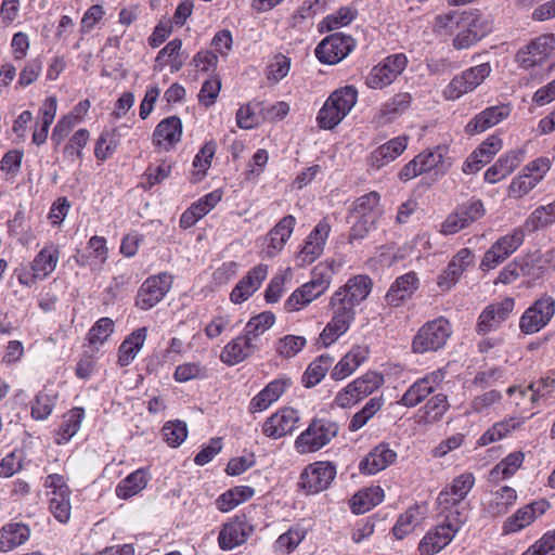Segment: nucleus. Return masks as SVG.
I'll list each match as a JSON object with an SVG mask.
<instances>
[{
  "instance_id": "1",
  "label": "nucleus",
  "mask_w": 555,
  "mask_h": 555,
  "mask_svg": "<svg viewBox=\"0 0 555 555\" xmlns=\"http://www.w3.org/2000/svg\"><path fill=\"white\" fill-rule=\"evenodd\" d=\"M373 288L366 274H357L338 287L330 299L332 318L320 334L319 343L328 347L348 332L356 320V308L365 301Z\"/></svg>"
},
{
  "instance_id": "2",
  "label": "nucleus",
  "mask_w": 555,
  "mask_h": 555,
  "mask_svg": "<svg viewBox=\"0 0 555 555\" xmlns=\"http://www.w3.org/2000/svg\"><path fill=\"white\" fill-rule=\"evenodd\" d=\"M434 29L442 36H453L452 47L466 50L475 46L493 30V20L477 10L459 11L437 15Z\"/></svg>"
},
{
  "instance_id": "3",
  "label": "nucleus",
  "mask_w": 555,
  "mask_h": 555,
  "mask_svg": "<svg viewBox=\"0 0 555 555\" xmlns=\"http://www.w3.org/2000/svg\"><path fill=\"white\" fill-rule=\"evenodd\" d=\"M357 99L358 91L352 86L332 92L318 113L319 127L325 130L335 128L356 105Z\"/></svg>"
},
{
  "instance_id": "4",
  "label": "nucleus",
  "mask_w": 555,
  "mask_h": 555,
  "mask_svg": "<svg viewBox=\"0 0 555 555\" xmlns=\"http://www.w3.org/2000/svg\"><path fill=\"white\" fill-rule=\"evenodd\" d=\"M339 426L327 418H314L296 438L294 448L299 454L314 453L327 446L338 434Z\"/></svg>"
},
{
  "instance_id": "5",
  "label": "nucleus",
  "mask_w": 555,
  "mask_h": 555,
  "mask_svg": "<svg viewBox=\"0 0 555 555\" xmlns=\"http://www.w3.org/2000/svg\"><path fill=\"white\" fill-rule=\"evenodd\" d=\"M511 392L528 398V402L524 404L516 401V408L519 413H529V416H532L535 408L541 404H548L555 400V373L553 376H547L531 383L526 388L513 386Z\"/></svg>"
},
{
  "instance_id": "6",
  "label": "nucleus",
  "mask_w": 555,
  "mask_h": 555,
  "mask_svg": "<svg viewBox=\"0 0 555 555\" xmlns=\"http://www.w3.org/2000/svg\"><path fill=\"white\" fill-rule=\"evenodd\" d=\"M551 167L552 159L547 156L529 162L521 172L513 178L508 186V195L515 198L525 196L544 179Z\"/></svg>"
},
{
  "instance_id": "7",
  "label": "nucleus",
  "mask_w": 555,
  "mask_h": 555,
  "mask_svg": "<svg viewBox=\"0 0 555 555\" xmlns=\"http://www.w3.org/2000/svg\"><path fill=\"white\" fill-rule=\"evenodd\" d=\"M490 63L469 67L454 76L443 90V96L454 101L478 88L491 74Z\"/></svg>"
},
{
  "instance_id": "8",
  "label": "nucleus",
  "mask_w": 555,
  "mask_h": 555,
  "mask_svg": "<svg viewBox=\"0 0 555 555\" xmlns=\"http://www.w3.org/2000/svg\"><path fill=\"white\" fill-rule=\"evenodd\" d=\"M384 384V377L376 372H366L340 389L335 403L343 409L351 408Z\"/></svg>"
},
{
  "instance_id": "9",
  "label": "nucleus",
  "mask_w": 555,
  "mask_h": 555,
  "mask_svg": "<svg viewBox=\"0 0 555 555\" xmlns=\"http://www.w3.org/2000/svg\"><path fill=\"white\" fill-rule=\"evenodd\" d=\"M555 314V299L550 295H542L530 305L519 319L520 332L532 335L544 328Z\"/></svg>"
},
{
  "instance_id": "10",
  "label": "nucleus",
  "mask_w": 555,
  "mask_h": 555,
  "mask_svg": "<svg viewBox=\"0 0 555 555\" xmlns=\"http://www.w3.org/2000/svg\"><path fill=\"white\" fill-rule=\"evenodd\" d=\"M172 284L173 275L168 272L147 278L137 293L135 306L141 310L152 309L165 298Z\"/></svg>"
},
{
  "instance_id": "11",
  "label": "nucleus",
  "mask_w": 555,
  "mask_h": 555,
  "mask_svg": "<svg viewBox=\"0 0 555 555\" xmlns=\"http://www.w3.org/2000/svg\"><path fill=\"white\" fill-rule=\"evenodd\" d=\"M464 525L461 521L443 520L433 527L418 543L422 555H434L448 546Z\"/></svg>"
},
{
  "instance_id": "12",
  "label": "nucleus",
  "mask_w": 555,
  "mask_h": 555,
  "mask_svg": "<svg viewBox=\"0 0 555 555\" xmlns=\"http://www.w3.org/2000/svg\"><path fill=\"white\" fill-rule=\"evenodd\" d=\"M452 335V326L448 319L436 318L418 328V352L438 351L443 348Z\"/></svg>"
},
{
  "instance_id": "13",
  "label": "nucleus",
  "mask_w": 555,
  "mask_h": 555,
  "mask_svg": "<svg viewBox=\"0 0 555 555\" xmlns=\"http://www.w3.org/2000/svg\"><path fill=\"white\" fill-rule=\"evenodd\" d=\"M524 238L525 232L520 228H516L511 234L500 237L486 251L481 260V268L489 270L502 263L518 249Z\"/></svg>"
},
{
  "instance_id": "14",
  "label": "nucleus",
  "mask_w": 555,
  "mask_h": 555,
  "mask_svg": "<svg viewBox=\"0 0 555 555\" xmlns=\"http://www.w3.org/2000/svg\"><path fill=\"white\" fill-rule=\"evenodd\" d=\"M551 504L545 499H540L519 507L514 514L508 516L502 525V533L513 534L524 530L532 525L538 518L543 516Z\"/></svg>"
},
{
  "instance_id": "15",
  "label": "nucleus",
  "mask_w": 555,
  "mask_h": 555,
  "mask_svg": "<svg viewBox=\"0 0 555 555\" xmlns=\"http://www.w3.org/2000/svg\"><path fill=\"white\" fill-rule=\"evenodd\" d=\"M447 153V146L438 145L418 154V176H423L418 183L429 186L444 175L450 165L444 159Z\"/></svg>"
},
{
  "instance_id": "16",
  "label": "nucleus",
  "mask_w": 555,
  "mask_h": 555,
  "mask_svg": "<svg viewBox=\"0 0 555 555\" xmlns=\"http://www.w3.org/2000/svg\"><path fill=\"white\" fill-rule=\"evenodd\" d=\"M354 48L351 36L335 33L324 38L315 48V55L321 63L337 64Z\"/></svg>"
},
{
  "instance_id": "17",
  "label": "nucleus",
  "mask_w": 555,
  "mask_h": 555,
  "mask_svg": "<svg viewBox=\"0 0 555 555\" xmlns=\"http://www.w3.org/2000/svg\"><path fill=\"white\" fill-rule=\"evenodd\" d=\"M336 477V467L330 462H314L309 464L300 474V487L307 493H319L328 488Z\"/></svg>"
},
{
  "instance_id": "18",
  "label": "nucleus",
  "mask_w": 555,
  "mask_h": 555,
  "mask_svg": "<svg viewBox=\"0 0 555 555\" xmlns=\"http://www.w3.org/2000/svg\"><path fill=\"white\" fill-rule=\"evenodd\" d=\"M254 530V526L246 516H235L222 526L218 535V545L222 551H232L246 543Z\"/></svg>"
},
{
  "instance_id": "19",
  "label": "nucleus",
  "mask_w": 555,
  "mask_h": 555,
  "mask_svg": "<svg viewBox=\"0 0 555 555\" xmlns=\"http://www.w3.org/2000/svg\"><path fill=\"white\" fill-rule=\"evenodd\" d=\"M330 232L331 225L326 219L314 227L296 255L295 261L298 267L311 264L323 254Z\"/></svg>"
},
{
  "instance_id": "20",
  "label": "nucleus",
  "mask_w": 555,
  "mask_h": 555,
  "mask_svg": "<svg viewBox=\"0 0 555 555\" xmlns=\"http://www.w3.org/2000/svg\"><path fill=\"white\" fill-rule=\"evenodd\" d=\"M554 50L555 35H541L520 49L516 54V60L520 67L528 69L542 64Z\"/></svg>"
},
{
  "instance_id": "21",
  "label": "nucleus",
  "mask_w": 555,
  "mask_h": 555,
  "mask_svg": "<svg viewBox=\"0 0 555 555\" xmlns=\"http://www.w3.org/2000/svg\"><path fill=\"white\" fill-rule=\"evenodd\" d=\"M406 57L403 54H393L374 66L366 77L365 83L372 89H383L390 85L406 66Z\"/></svg>"
},
{
  "instance_id": "22",
  "label": "nucleus",
  "mask_w": 555,
  "mask_h": 555,
  "mask_svg": "<svg viewBox=\"0 0 555 555\" xmlns=\"http://www.w3.org/2000/svg\"><path fill=\"white\" fill-rule=\"evenodd\" d=\"M515 308V300L512 297H505L499 302L487 306L480 313L476 331L480 335H485L496 328L502 322L508 319Z\"/></svg>"
},
{
  "instance_id": "23",
  "label": "nucleus",
  "mask_w": 555,
  "mask_h": 555,
  "mask_svg": "<svg viewBox=\"0 0 555 555\" xmlns=\"http://www.w3.org/2000/svg\"><path fill=\"white\" fill-rule=\"evenodd\" d=\"M296 219L293 216H286L263 237L260 249L262 258L275 257L289 240Z\"/></svg>"
},
{
  "instance_id": "24",
  "label": "nucleus",
  "mask_w": 555,
  "mask_h": 555,
  "mask_svg": "<svg viewBox=\"0 0 555 555\" xmlns=\"http://www.w3.org/2000/svg\"><path fill=\"white\" fill-rule=\"evenodd\" d=\"M296 219L293 216H286L263 237L260 249L262 258L275 257L289 240Z\"/></svg>"
},
{
  "instance_id": "25",
  "label": "nucleus",
  "mask_w": 555,
  "mask_h": 555,
  "mask_svg": "<svg viewBox=\"0 0 555 555\" xmlns=\"http://www.w3.org/2000/svg\"><path fill=\"white\" fill-rule=\"evenodd\" d=\"M298 422V411L293 408H283L263 422L262 433L268 438L280 439L292 434Z\"/></svg>"
},
{
  "instance_id": "26",
  "label": "nucleus",
  "mask_w": 555,
  "mask_h": 555,
  "mask_svg": "<svg viewBox=\"0 0 555 555\" xmlns=\"http://www.w3.org/2000/svg\"><path fill=\"white\" fill-rule=\"evenodd\" d=\"M526 149L519 147L502 154L485 172V180L494 184L508 177L524 162Z\"/></svg>"
},
{
  "instance_id": "27",
  "label": "nucleus",
  "mask_w": 555,
  "mask_h": 555,
  "mask_svg": "<svg viewBox=\"0 0 555 555\" xmlns=\"http://www.w3.org/2000/svg\"><path fill=\"white\" fill-rule=\"evenodd\" d=\"M503 147V141L498 135L488 137L466 159L463 165V171L467 175L479 171Z\"/></svg>"
},
{
  "instance_id": "28",
  "label": "nucleus",
  "mask_w": 555,
  "mask_h": 555,
  "mask_svg": "<svg viewBox=\"0 0 555 555\" xmlns=\"http://www.w3.org/2000/svg\"><path fill=\"white\" fill-rule=\"evenodd\" d=\"M511 112L512 108L507 104L489 106L468 121L465 132L469 135L483 132L506 119Z\"/></svg>"
},
{
  "instance_id": "29",
  "label": "nucleus",
  "mask_w": 555,
  "mask_h": 555,
  "mask_svg": "<svg viewBox=\"0 0 555 555\" xmlns=\"http://www.w3.org/2000/svg\"><path fill=\"white\" fill-rule=\"evenodd\" d=\"M369 345H354L352 348L335 364L331 371V378L343 380L353 374L370 356Z\"/></svg>"
},
{
  "instance_id": "30",
  "label": "nucleus",
  "mask_w": 555,
  "mask_h": 555,
  "mask_svg": "<svg viewBox=\"0 0 555 555\" xmlns=\"http://www.w3.org/2000/svg\"><path fill=\"white\" fill-rule=\"evenodd\" d=\"M293 385L289 377L283 375L270 382L249 402L251 413L262 412L278 401L284 392Z\"/></svg>"
},
{
  "instance_id": "31",
  "label": "nucleus",
  "mask_w": 555,
  "mask_h": 555,
  "mask_svg": "<svg viewBox=\"0 0 555 555\" xmlns=\"http://www.w3.org/2000/svg\"><path fill=\"white\" fill-rule=\"evenodd\" d=\"M268 275V266L258 264L250 269L247 274L236 284L230 294L233 304L246 301L260 287Z\"/></svg>"
},
{
  "instance_id": "32",
  "label": "nucleus",
  "mask_w": 555,
  "mask_h": 555,
  "mask_svg": "<svg viewBox=\"0 0 555 555\" xmlns=\"http://www.w3.org/2000/svg\"><path fill=\"white\" fill-rule=\"evenodd\" d=\"M466 498L454 494L447 490H441L437 498V506L439 515L449 520L461 521L465 525L468 519V503L465 502Z\"/></svg>"
},
{
  "instance_id": "33",
  "label": "nucleus",
  "mask_w": 555,
  "mask_h": 555,
  "mask_svg": "<svg viewBox=\"0 0 555 555\" xmlns=\"http://www.w3.org/2000/svg\"><path fill=\"white\" fill-rule=\"evenodd\" d=\"M257 350V345L242 333L223 347L220 360L222 363L233 366L251 357Z\"/></svg>"
},
{
  "instance_id": "34",
  "label": "nucleus",
  "mask_w": 555,
  "mask_h": 555,
  "mask_svg": "<svg viewBox=\"0 0 555 555\" xmlns=\"http://www.w3.org/2000/svg\"><path fill=\"white\" fill-rule=\"evenodd\" d=\"M182 135V122L177 116H170L162 120L153 133V143L168 151L178 143Z\"/></svg>"
},
{
  "instance_id": "35",
  "label": "nucleus",
  "mask_w": 555,
  "mask_h": 555,
  "mask_svg": "<svg viewBox=\"0 0 555 555\" xmlns=\"http://www.w3.org/2000/svg\"><path fill=\"white\" fill-rule=\"evenodd\" d=\"M107 257L106 240L95 235L89 240L86 251L76 257V262L80 267H89L91 270H96L106 262Z\"/></svg>"
},
{
  "instance_id": "36",
  "label": "nucleus",
  "mask_w": 555,
  "mask_h": 555,
  "mask_svg": "<svg viewBox=\"0 0 555 555\" xmlns=\"http://www.w3.org/2000/svg\"><path fill=\"white\" fill-rule=\"evenodd\" d=\"M397 454L385 444L375 447L359 464L365 475H375L395 462Z\"/></svg>"
},
{
  "instance_id": "37",
  "label": "nucleus",
  "mask_w": 555,
  "mask_h": 555,
  "mask_svg": "<svg viewBox=\"0 0 555 555\" xmlns=\"http://www.w3.org/2000/svg\"><path fill=\"white\" fill-rule=\"evenodd\" d=\"M326 291L310 281L296 288L284 302L287 312L300 311L313 300L321 297Z\"/></svg>"
},
{
  "instance_id": "38",
  "label": "nucleus",
  "mask_w": 555,
  "mask_h": 555,
  "mask_svg": "<svg viewBox=\"0 0 555 555\" xmlns=\"http://www.w3.org/2000/svg\"><path fill=\"white\" fill-rule=\"evenodd\" d=\"M30 528L23 522H9L0 529V552L7 553L26 543Z\"/></svg>"
},
{
  "instance_id": "39",
  "label": "nucleus",
  "mask_w": 555,
  "mask_h": 555,
  "mask_svg": "<svg viewBox=\"0 0 555 555\" xmlns=\"http://www.w3.org/2000/svg\"><path fill=\"white\" fill-rule=\"evenodd\" d=\"M60 255L61 250L56 244H46L30 261L37 275L42 280L49 278L57 267Z\"/></svg>"
},
{
  "instance_id": "40",
  "label": "nucleus",
  "mask_w": 555,
  "mask_h": 555,
  "mask_svg": "<svg viewBox=\"0 0 555 555\" xmlns=\"http://www.w3.org/2000/svg\"><path fill=\"white\" fill-rule=\"evenodd\" d=\"M406 149V138L398 137L378 146L371 153L370 165L379 169L395 160Z\"/></svg>"
},
{
  "instance_id": "41",
  "label": "nucleus",
  "mask_w": 555,
  "mask_h": 555,
  "mask_svg": "<svg viewBox=\"0 0 555 555\" xmlns=\"http://www.w3.org/2000/svg\"><path fill=\"white\" fill-rule=\"evenodd\" d=\"M416 289V275L409 272L396 279L387 292L385 299L388 305L398 307L412 297Z\"/></svg>"
},
{
  "instance_id": "42",
  "label": "nucleus",
  "mask_w": 555,
  "mask_h": 555,
  "mask_svg": "<svg viewBox=\"0 0 555 555\" xmlns=\"http://www.w3.org/2000/svg\"><path fill=\"white\" fill-rule=\"evenodd\" d=\"M83 418L85 410L82 408H74L66 412L55 430L54 442L59 446L67 443L80 429Z\"/></svg>"
},
{
  "instance_id": "43",
  "label": "nucleus",
  "mask_w": 555,
  "mask_h": 555,
  "mask_svg": "<svg viewBox=\"0 0 555 555\" xmlns=\"http://www.w3.org/2000/svg\"><path fill=\"white\" fill-rule=\"evenodd\" d=\"M517 491L508 486H503L492 492L486 511L492 518L501 517L509 512L517 502Z\"/></svg>"
},
{
  "instance_id": "44",
  "label": "nucleus",
  "mask_w": 555,
  "mask_h": 555,
  "mask_svg": "<svg viewBox=\"0 0 555 555\" xmlns=\"http://www.w3.org/2000/svg\"><path fill=\"white\" fill-rule=\"evenodd\" d=\"M146 336L147 328L140 327L126 337L118 349V364L120 366H127L135 359L145 343Z\"/></svg>"
},
{
  "instance_id": "45",
  "label": "nucleus",
  "mask_w": 555,
  "mask_h": 555,
  "mask_svg": "<svg viewBox=\"0 0 555 555\" xmlns=\"http://www.w3.org/2000/svg\"><path fill=\"white\" fill-rule=\"evenodd\" d=\"M384 496V490L379 486H371L351 498L350 508L354 514H364L382 503Z\"/></svg>"
},
{
  "instance_id": "46",
  "label": "nucleus",
  "mask_w": 555,
  "mask_h": 555,
  "mask_svg": "<svg viewBox=\"0 0 555 555\" xmlns=\"http://www.w3.org/2000/svg\"><path fill=\"white\" fill-rule=\"evenodd\" d=\"M57 111V101L55 96H49L44 100L39 114L40 125L35 128L33 142L36 145H42L48 138L49 128L52 125Z\"/></svg>"
},
{
  "instance_id": "47",
  "label": "nucleus",
  "mask_w": 555,
  "mask_h": 555,
  "mask_svg": "<svg viewBox=\"0 0 555 555\" xmlns=\"http://www.w3.org/2000/svg\"><path fill=\"white\" fill-rule=\"evenodd\" d=\"M524 420L525 417H509L494 423L480 436L478 444L487 446L507 437L522 425Z\"/></svg>"
},
{
  "instance_id": "48",
  "label": "nucleus",
  "mask_w": 555,
  "mask_h": 555,
  "mask_svg": "<svg viewBox=\"0 0 555 555\" xmlns=\"http://www.w3.org/2000/svg\"><path fill=\"white\" fill-rule=\"evenodd\" d=\"M149 482V475L144 469H137L124 478L116 487L115 492L119 499H129L142 491Z\"/></svg>"
},
{
  "instance_id": "49",
  "label": "nucleus",
  "mask_w": 555,
  "mask_h": 555,
  "mask_svg": "<svg viewBox=\"0 0 555 555\" xmlns=\"http://www.w3.org/2000/svg\"><path fill=\"white\" fill-rule=\"evenodd\" d=\"M334 363L330 354H321L314 359L302 375V384L307 388L317 386L326 375Z\"/></svg>"
},
{
  "instance_id": "50",
  "label": "nucleus",
  "mask_w": 555,
  "mask_h": 555,
  "mask_svg": "<svg viewBox=\"0 0 555 555\" xmlns=\"http://www.w3.org/2000/svg\"><path fill=\"white\" fill-rule=\"evenodd\" d=\"M182 41L180 39H173L169 41L157 54L155 62L159 68L166 65H170L171 72L180 70L183 65L185 57L181 54Z\"/></svg>"
},
{
  "instance_id": "51",
  "label": "nucleus",
  "mask_w": 555,
  "mask_h": 555,
  "mask_svg": "<svg viewBox=\"0 0 555 555\" xmlns=\"http://www.w3.org/2000/svg\"><path fill=\"white\" fill-rule=\"evenodd\" d=\"M448 406L446 395L438 393L434 396L418 410V424H431L439 421Z\"/></svg>"
},
{
  "instance_id": "52",
  "label": "nucleus",
  "mask_w": 555,
  "mask_h": 555,
  "mask_svg": "<svg viewBox=\"0 0 555 555\" xmlns=\"http://www.w3.org/2000/svg\"><path fill=\"white\" fill-rule=\"evenodd\" d=\"M306 538V531L298 527H291L282 533L274 542L273 548L278 554H291Z\"/></svg>"
},
{
  "instance_id": "53",
  "label": "nucleus",
  "mask_w": 555,
  "mask_h": 555,
  "mask_svg": "<svg viewBox=\"0 0 555 555\" xmlns=\"http://www.w3.org/2000/svg\"><path fill=\"white\" fill-rule=\"evenodd\" d=\"M474 211L476 216H470L469 210L453 211L442 223L441 232L447 235L455 234L462 229L468 227L475 218H479L483 215V210Z\"/></svg>"
},
{
  "instance_id": "54",
  "label": "nucleus",
  "mask_w": 555,
  "mask_h": 555,
  "mask_svg": "<svg viewBox=\"0 0 555 555\" xmlns=\"http://www.w3.org/2000/svg\"><path fill=\"white\" fill-rule=\"evenodd\" d=\"M384 401L379 397L370 399L365 405L350 420L348 429L352 433L364 427L367 422L382 409Z\"/></svg>"
},
{
  "instance_id": "55",
  "label": "nucleus",
  "mask_w": 555,
  "mask_h": 555,
  "mask_svg": "<svg viewBox=\"0 0 555 555\" xmlns=\"http://www.w3.org/2000/svg\"><path fill=\"white\" fill-rule=\"evenodd\" d=\"M275 322L274 313L264 311L256 317H253L244 327L243 333L249 337L254 343L255 340L273 326Z\"/></svg>"
},
{
  "instance_id": "56",
  "label": "nucleus",
  "mask_w": 555,
  "mask_h": 555,
  "mask_svg": "<svg viewBox=\"0 0 555 555\" xmlns=\"http://www.w3.org/2000/svg\"><path fill=\"white\" fill-rule=\"evenodd\" d=\"M216 143L214 141L206 142L193 159V178L199 181L204 178L211 165V159L216 153Z\"/></svg>"
},
{
  "instance_id": "57",
  "label": "nucleus",
  "mask_w": 555,
  "mask_h": 555,
  "mask_svg": "<svg viewBox=\"0 0 555 555\" xmlns=\"http://www.w3.org/2000/svg\"><path fill=\"white\" fill-rule=\"evenodd\" d=\"M524 460L525 454L521 451H514L494 466L491 475L501 479H508L521 467Z\"/></svg>"
},
{
  "instance_id": "58",
  "label": "nucleus",
  "mask_w": 555,
  "mask_h": 555,
  "mask_svg": "<svg viewBox=\"0 0 555 555\" xmlns=\"http://www.w3.org/2000/svg\"><path fill=\"white\" fill-rule=\"evenodd\" d=\"M49 509L57 521L68 522L72 513L70 493L49 495Z\"/></svg>"
},
{
  "instance_id": "59",
  "label": "nucleus",
  "mask_w": 555,
  "mask_h": 555,
  "mask_svg": "<svg viewBox=\"0 0 555 555\" xmlns=\"http://www.w3.org/2000/svg\"><path fill=\"white\" fill-rule=\"evenodd\" d=\"M114 332V322L109 318L99 319L89 330L87 339L91 346H102Z\"/></svg>"
},
{
  "instance_id": "60",
  "label": "nucleus",
  "mask_w": 555,
  "mask_h": 555,
  "mask_svg": "<svg viewBox=\"0 0 555 555\" xmlns=\"http://www.w3.org/2000/svg\"><path fill=\"white\" fill-rule=\"evenodd\" d=\"M163 437L168 446L179 447L188 437V426L183 421L167 422L162 429Z\"/></svg>"
},
{
  "instance_id": "61",
  "label": "nucleus",
  "mask_w": 555,
  "mask_h": 555,
  "mask_svg": "<svg viewBox=\"0 0 555 555\" xmlns=\"http://www.w3.org/2000/svg\"><path fill=\"white\" fill-rule=\"evenodd\" d=\"M55 400L54 395L48 393L46 390L39 391L31 405V416L35 420H47L54 409Z\"/></svg>"
},
{
  "instance_id": "62",
  "label": "nucleus",
  "mask_w": 555,
  "mask_h": 555,
  "mask_svg": "<svg viewBox=\"0 0 555 555\" xmlns=\"http://www.w3.org/2000/svg\"><path fill=\"white\" fill-rule=\"evenodd\" d=\"M358 15V10L353 7H341L335 13L327 15L322 25L327 30L340 28L349 25Z\"/></svg>"
},
{
  "instance_id": "63",
  "label": "nucleus",
  "mask_w": 555,
  "mask_h": 555,
  "mask_svg": "<svg viewBox=\"0 0 555 555\" xmlns=\"http://www.w3.org/2000/svg\"><path fill=\"white\" fill-rule=\"evenodd\" d=\"M306 344L304 336L286 335L278 340L275 350L281 357L291 359L299 353Z\"/></svg>"
},
{
  "instance_id": "64",
  "label": "nucleus",
  "mask_w": 555,
  "mask_h": 555,
  "mask_svg": "<svg viewBox=\"0 0 555 555\" xmlns=\"http://www.w3.org/2000/svg\"><path fill=\"white\" fill-rule=\"evenodd\" d=\"M521 555H555V529L545 532Z\"/></svg>"
}]
</instances>
